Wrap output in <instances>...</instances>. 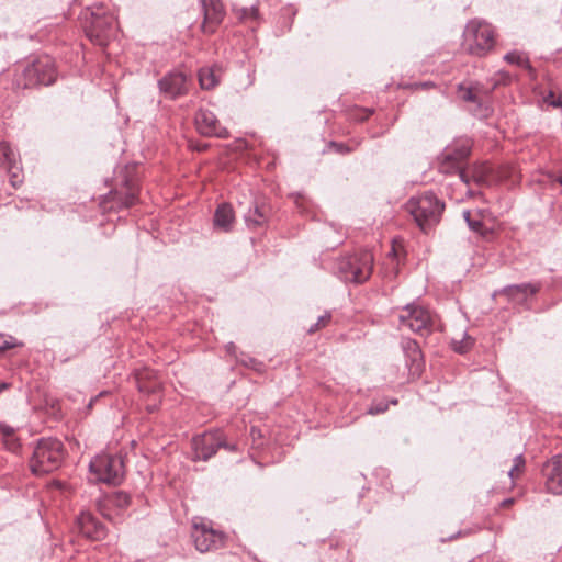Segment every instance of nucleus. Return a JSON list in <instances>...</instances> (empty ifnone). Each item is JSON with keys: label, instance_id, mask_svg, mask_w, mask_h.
<instances>
[{"label": "nucleus", "instance_id": "nucleus-1", "mask_svg": "<svg viewBox=\"0 0 562 562\" xmlns=\"http://www.w3.org/2000/svg\"><path fill=\"white\" fill-rule=\"evenodd\" d=\"M66 456L63 442L53 437L37 440L32 457L30 469L35 475H44L57 470Z\"/></svg>", "mask_w": 562, "mask_h": 562}, {"label": "nucleus", "instance_id": "nucleus-2", "mask_svg": "<svg viewBox=\"0 0 562 562\" xmlns=\"http://www.w3.org/2000/svg\"><path fill=\"white\" fill-rule=\"evenodd\" d=\"M82 25L90 41L103 46L114 32L115 16L103 4L93 5L82 13Z\"/></svg>", "mask_w": 562, "mask_h": 562}, {"label": "nucleus", "instance_id": "nucleus-3", "mask_svg": "<svg viewBox=\"0 0 562 562\" xmlns=\"http://www.w3.org/2000/svg\"><path fill=\"white\" fill-rule=\"evenodd\" d=\"M405 209L412 214L420 229L426 232L440 221L445 203L432 192H425L424 194L412 196L407 201Z\"/></svg>", "mask_w": 562, "mask_h": 562}, {"label": "nucleus", "instance_id": "nucleus-4", "mask_svg": "<svg viewBox=\"0 0 562 562\" xmlns=\"http://www.w3.org/2000/svg\"><path fill=\"white\" fill-rule=\"evenodd\" d=\"M495 45L494 27L484 20H470L463 31V48L473 56L483 57Z\"/></svg>", "mask_w": 562, "mask_h": 562}, {"label": "nucleus", "instance_id": "nucleus-5", "mask_svg": "<svg viewBox=\"0 0 562 562\" xmlns=\"http://www.w3.org/2000/svg\"><path fill=\"white\" fill-rule=\"evenodd\" d=\"M373 260V255L369 250L344 256L337 259L335 273L345 282L362 283L371 276Z\"/></svg>", "mask_w": 562, "mask_h": 562}, {"label": "nucleus", "instance_id": "nucleus-6", "mask_svg": "<svg viewBox=\"0 0 562 562\" xmlns=\"http://www.w3.org/2000/svg\"><path fill=\"white\" fill-rule=\"evenodd\" d=\"M57 71L54 59L48 56H40L29 64L22 77L18 79V86L23 88H32L36 86H49L55 82Z\"/></svg>", "mask_w": 562, "mask_h": 562}, {"label": "nucleus", "instance_id": "nucleus-7", "mask_svg": "<svg viewBox=\"0 0 562 562\" xmlns=\"http://www.w3.org/2000/svg\"><path fill=\"white\" fill-rule=\"evenodd\" d=\"M402 327H406L419 335H427L436 327V316L426 307L417 304H407L398 315Z\"/></svg>", "mask_w": 562, "mask_h": 562}, {"label": "nucleus", "instance_id": "nucleus-8", "mask_svg": "<svg viewBox=\"0 0 562 562\" xmlns=\"http://www.w3.org/2000/svg\"><path fill=\"white\" fill-rule=\"evenodd\" d=\"M89 469L95 480L109 484L120 483L124 474V463L120 456L99 454L90 461Z\"/></svg>", "mask_w": 562, "mask_h": 562}, {"label": "nucleus", "instance_id": "nucleus-9", "mask_svg": "<svg viewBox=\"0 0 562 562\" xmlns=\"http://www.w3.org/2000/svg\"><path fill=\"white\" fill-rule=\"evenodd\" d=\"M471 146L468 140H459L447 146L442 153L441 170L443 172L457 171L460 179L469 184V173L460 167L461 162L470 155Z\"/></svg>", "mask_w": 562, "mask_h": 562}, {"label": "nucleus", "instance_id": "nucleus-10", "mask_svg": "<svg viewBox=\"0 0 562 562\" xmlns=\"http://www.w3.org/2000/svg\"><path fill=\"white\" fill-rule=\"evenodd\" d=\"M222 445H225V440L220 430L204 432L194 437L192 439L193 460L207 461Z\"/></svg>", "mask_w": 562, "mask_h": 562}, {"label": "nucleus", "instance_id": "nucleus-11", "mask_svg": "<svg viewBox=\"0 0 562 562\" xmlns=\"http://www.w3.org/2000/svg\"><path fill=\"white\" fill-rule=\"evenodd\" d=\"M192 539L196 550L200 552H209L223 547L225 536L223 532L214 530L205 524H194Z\"/></svg>", "mask_w": 562, "mask_h": 562}, {"label": "nucleus", "instance_id": "nucleus-12", "mask_svg": "<svg viewBox=\"0 0 562 562\" xmlns=\"http://www.w3.org/2000/svg\"><path fill=\"white\" fill-rule=\"evenodd\" d=\"M158 88L165 98L175 100L188 93V77L181 71H170L158 80Z\"/></svg>", "mask_w": 562, "mask_h": 562}, {"label": "nucleus", "instance_id": "nucleus-13", "mask_svg": "<svg viewBox=\"0 0 562 562\" xmlns=\"http://www.w3.org/2000/svg\"><path fill=\"white\" fill-rule=\"evenodd\" d=\"M194 122L201 135L216 136L218 138H226L229 135L227 128L222 126L216 115L207 109H200L195 113Z\"/></svg>", "mask_w": 562, "mask_h": 562}, {"label": "nucleus", "instance_id": "nucleus-14", "mask_svg": "<svg viewBox=\"0 0 562 562\" xmlns=\"http://www.w3.org/2000/svg\"><path fill=\"white\" fill-rule=\"evenodd\" d=\"M200 4L203 12L201 29L203 33L212 34L224 20V4L221 0H200Z\"/></svg>", "mask_w": 562, "mask_h": 562}, {"label": "nucleus", "instance_id": "nucleus-15", "mask_svg": "<svg viewBox=\"0 0 562 562\" xmlns=\"http://www.w3.org/2000/svg\"><path fill=\"white\" fill-rule=\"evenodd\" d=\"M544 486L548 493L562 495V456H553L542 467Z\"/></svg>", "mask_w": 562, "mask_h": 562}, {"label": "nucleus", "instance_id": "nucleus-16", "mask_svg": "<svg viewBox=\"0 0 562 562\" xmlns=\"http://www.w3.org/2000/svg\"><path fill=\"white\" fill-rule=\"evenodd\" d=\"M76 525L79 532L88 539L99 541L106 536L104 525L89 512H82L77 517Z\"/></svg>", "mask_w": 562, "mask_h": 562}, {"label": "nucleus", "instance_id": "nucleus-17", "mask_svg": "<svg viewBox=\"0 0 562 562\" xmlns=\"http://www.w3.org/2000/svg\"><path fill=\"white\" fill-rule=\"evenodd\" d=\"M540 286L532 283L512 284L502 290V294L516 304H524L530 295L539 291Z\"/></svg>", "mask_w": 562, "mask_h": 562}, {"label": "nucleus", "instance_id": "nucleus-18", "mask_svg": "<svg viewBox=\"0 0 562 562\" xmlns=\"http://www.w3.org/2000/svg\"><path fill=\"white\" fill-rule=\"evenodd\" d=\"M138 391L145 394H157L161 389V380L150 369H144L136 373Z\"/></svg>", "mask_w": 562, "mask_h": 562}, {"label": "nucleus", "instance_id": "nucleus-19", "mask_svg": "<svg viewBox=\"0 0 562 562\" xmlns=\"http://www.w3.org/2000/svg\"><path fill=\"white\" fill-rule=\"evenodd\" d=\"M235 216L233 209L229 204L223 203L217 206L214 214V226L223 232H229L232 229Z\"/></svg>", "mask_w": 562, "mask_h": 562}, {"label": "nucleus", "instance_id": "nucleus-20", "mask_svg": "<svg viewBox=\"0 0 562 562\" xmlns=\"http://www.w3.org/2000/svg\"><path fill=\"white\" fill-rule=\"evenodd\" d=\"M125 192H111L112 200L120 206L130 207L137 202V188L132 181H125Z\"/></svg>", "mask_w": 562, "mask_h": 562}, {"label": "nucleus", "instance_id": "nucleus-21", "mask_svg": "<svg viewBox=\"0 0 562 562\" xmlns=\"http://www.w3.org/2000/svg\"><path fill=\"white\" fill-rule=\"evenodd\" d=\"M401 347L407 358V361L411 362V366H418L422 362L423 353L416 340L411 338H403L401 341Z\"/></svg>", "mask_w": 562, "mask_h": 562}, {"label": "nucleus", "instance_id": "nucleus-22", "mask_svg": "<svg viewBox=\"0 0 562 562\" xmlns=\"http://www.w3.org/2000/svg\"><path fill=\"white\" fill-rule=\"evenodd\" d=\"M199 82L202 89H213L220 82V69L216 67L201 68L199 71Z\"/></svg>", "mask_w": 562, "mask_h": 562}, {"label": "nucleus", "instance_id": "nucleus-23", "mask_svg": "<svg viewBox=\"0 0 562 562\" xmlns=\"http://www.w3.org/2000/svg\"><path fill=\"white\" fill-rule=\"evenodd\" d=\"M268 220L267 211L263 206L255 205L254 209H249L245 215V221L248 227L256 228L266 224Z\"/></svg>", "mask_w": 562, "mask_h": 562}, {"label": "nucleus", "instance_id": "nucleus-24", "mask_svg": "<svg viewBox=\"0 0 562 562\" xmlns=\"http://www.w3.org/2000/svg\"><path fill=\"white\" fill-rule=\"evenodd\" d=\"M450 345L453 351L463 355L472 349L474 345V339L467 333H463L461 338L453 337L451 339Z\"/></svg>", "mask_w": 562, "mask_h": 562}, {"label": "nucleus", "instance_id": "nucleus-25", "mask_svg": "<svg viewBox=\"0 0 562 562\" xmlns=\"http://www.w3.org/2000/svg\"><path fill=\"white\" fill-rule=\"evenodd\" d=\"M458 95L461 100L465 102L475 103L481 105L482 99L477 93L476 89L472 86L459 85L458 86Z\"/></svg>", "mask_w": 562, "mask_h": 562}, {"label": "nucleus", "instance_id": "nucleus-26", "mask_svg": "<svg viewBox=\"0 0 562 562\" xmlns=\"http://www.w3.org/2000/svg\"><path fill=\"white\" fill-rule=\"evenodd\" d=\"M10 176V183L12 187L18 188L23 182V170L20 166L19 157L14 159L10 165L5 167Z\"/></svg>", "mask_w": 562, "mask_h": 562}, {"label": "nucleus", "instance_id": "nucleus-27", "mask_svg": "<svg viewBox=\"0 0 562 562\" xmlns=\"http://www.w3.org/2000/svg\"><path fill=\"white\" fill-rule=\"evenodd\" d=\"M18 157L19 156L14 153L9 143H0V168H5Z\"/></svg>", "mask_w": 562, "mask_h": 562}, {"label": "nucleus", "instance_id": "nucleus-28", "mask_svg": "<svg viewBox=\"0 0 562 562\" xmlns=\"http://www.w3.org/2000/svg\"><path fill=\"white\" fill-rule=\"evenodd\" d=\"M234 12L240 21H257L259 19V11L256 5L249 8H234Z\"/></svg>", "mask_w": 562, "mask_h": 562}, {"label": "nucleus", "instance_id": "nucleus-29", "mask_svg": "<svg viewBox=\"0 0 562 562\" xmlns=\"http://www.w3.org/2000/svg\"><path fill=\"white\" fill-rule=\"evenodd\" d=\"M504 59L509 64H514L522 68H530L529 59L524 53L516 50L509 52L504 56Z\"/></svg>", "mask_w": 562, "mask_h": 562}, {"label": "nucleus", "instance_id": "nucleus-30", "mask_svg": "<svg viewBox=\"0 0 562 562\" xmlns=\"http://www.w3.org/2000/svg\"><path fill=\"white\" fill-rule=\"evenodd\" d=\"M108 502L112 506H114V507H116L119 509H124V508H126L130 505L131 497H130V495L127 493L119 491V492L113 493L109 497Z\"/></svg>", "mask_w": 562, "mask_h": 562}, {"label": "nucleus", "instance_id": "nucleus-31", "mask_svg": "<svg viewBox=\"0 0 562 562\" xmlns=\"http://www.w3.org/2000/svg\"><path fill=\"white\" fill-rule=\"evenodd\" d=\"M467 171L469 173V182L473 181L477 184H481L486 181L488 168L486 166H477Z\"/></svg>", "mask_w": 562, "mask_h": 562}, {"label": "nucleus", "instance_id": "nucleus-32", "mask_svg": "<svg viewBox=\"0 0 562 562\" xmlns=\"http://www.w3.org/2000/svg\"><path fill=\"white\" fill-rule=\"evenodd\" d=\"M390 403H391V404H393V405H395V404H397V400H392V401H390V402H385V401L373 402V403L369 406V408H368L367 413H368V414H370V415H379V414H382V413H384V412H386V411H387V408H389V404H390Z\"/></svg>", "mask_w": 562, "mask_h": 562}, {"label": "nucleus", "instance_id": "nucleus-33", "mask_svg": "<svg viewBox=\"0 0 562 562\" xmlns=\"http://www.w3.org/2000/svg\"><path fill=\"white\" fill-rule=\"evenodd\" d=\"M525 467V459L522 457V454H517L515 458H514V464L513 467L510 468V470L508 471V476L512 479V480H515L518 477L519 473L522 471Z\"/></svg>", "mask_w": 562, "mask_h": 562}, {"label": "nucleus", "instance_id": "nucleus-34", "mask_svg": "<svg viewBox=\"0 0 562 562\" xmlns=\"http://www.w3.org/2000/svg\"><path fill=\"white\" fill-rule=\"evenodd\" d=\"M331 319V314L329 312H325L324 315L319 316L317 322L313 324L308 329V334H313L317 331L319 328L326 327Z\"/></svg>", "mask_w": 562, "mask_h": 562}, {"label": "nucleus", "instance_id": "nucleus-35", "mask_svg": "<svg viewBox=\"0 0 562 562\" xmlns=\"http://www.w3.org/2000/svg\"><path fill=\"white\" fill-rule=\"evenodd\" d=\"M3 443L12 452H18L21 447L19 439L14 435L11 438H4Z\"/></svg>", "mask_w": 562, "mask_h": 562}, {"label": "nucleus", "instance_id": "nucleus-36", "mask_svg": "<svg viewBox=\"0 0 562 562\" xmlns=\"http://www.w3.org/2000/svg\"><path fill=\"white\" fill-rule=\"evenodd\" d=\"M14 346L15 342L12 337L0 334V352L13 348Z\"/></svg>", "mask_w": 562, "mask_h": 562}, {"label": "nucleus", "instance_id": "nucleus-37", "mask_svg": "<svg viewBox=\"0 0 562 562\" xmlns=\"http://www.w3.org/2000/svg\"><path fill=\"white\" fill-rule=\"evenodd\" d=\"M0 432L4 438H11L15 434V429L3 422H0Z\"/></svg>", "mask_w": 562, "mask_h": 562}, {"label": "nucleus", "instance_id": "nucleus-38", "mask_svg": "<svg viewBox=\"0 0 562 562\" xmlns=\"http://www.w3.org/2000/svg\"><path fill=\"white\" fill-rule=\"evenodd\" d=\"M469 227L470 229H472L473 232H476L481 235L484 234L483 232V224L480 220H472V221H469Z\"/></svg>", "mask_w": 562, "mask_h": 562}, {"label": "nucleus", "instance_id": "nucleus-39", "mask_svg": "<svg viewBox=\"0 0 562 562\" xmlns=\"http://www.w3.org/2000/svg\"><path fill=\"white\" fill-rule=\"evenodd\" d=\"M547 101L554 108L561 106L560 100H555L554 94L552 92L549 93Z\"/></svg>", "mask_w": 562, "mask_h": 562}, {"label": "nucleus", "instance_id": "nucleus-40", "mask_svg": "<svg viewBox=\"0 0 562 562\" xmlns=\"http://www.w3.org/2000/svg\"><path fill=\"white\" fill-rule=\"evenodd\" d=\"M330 145L333 147H335L338 153L344 154V153L349 151L348 147H346L344 144H338V143L333 142V143H330Z\"/></svg>", "mask_w": 562, "mask_h": 562}, {"label": "nucleus", "instance_id": "nucleus-41", "mask_svg": "<svg viewBox=\"0 0 562 562\" xmlns=\"http://www.w3.org/2000/svg\"><path fill=\"white\" fill-rule=\"evenodd\" d=\"M221 448H224V449H226L228 451H236L237 450V446L236 445L227 443L226 441H225V445H222Z\"/></svg>", "mask_w": 562, "mask_h": 562}, {"label": "nucleus", "instance_id": "nucleus-42", "mask_svg": "<svg viewBox=\"0 0 562 562\" xmlns=\"http://www.w3.org/2000/svg\"><path fill=\"white\" fill-rule=\"evenodd\" d=\"M463 217L467 221V223L469 224V221H472L471 211H469V210L463 211Z\"/></svg>", "mask_w": 562, "mask_h": 562}, {"label": "nucleus", "instance_id": "nucleus-43", "mask_svg": "<svg viewBox=\"0 0 562 562\" xmlns=\"http://www.w3.org/2000/svg\"><path fill=\"white\" fill-rule=\"evenodd\" d=\"M9 386H10V384H9V383H7V382H2V383H0V393H1L3 390H7Z\"/></svg>", "mask_w": 562, "mask_h": 562}, {"label": "nucleus", "instance_id": "nucleus-44", "mask_svg": "<svg viewBox=\"0 0 562 562\" xmlns=\"http://www.w3.org/2000/svg\"><path fill=\"white\" fill-rule=\"evenodd\" d=\"M234 348H235V346H234V344H233V342H229V344L227 345V351H229V352H231Z\"/></svg>", "mask_w": 562, "mask_h": 562}, {"label": "nucleus", "instance_id": "nucleus-45", "mask_svg": "<svg viewBox=\"0 0 562 562\" xmlns=\"http://www.w3.org/2000/svg\"><path fill=\"white\" fill-rule=\"evenodd\" d=\"M390 256H396V250L395 248L393 247L389 254Z\"/></svg>", "mask_w": 562, "mask_h": 562}, {"label": "nucleus", "instance_id": "nucleus-46", "mask_svg": "<svg viewBox=\"0 0 562 562\" xmlns=\"http://www.w3.org/2000/svg\"><path fill=\"white\" fill-rule=\"evenodd\" d=\"M559 182L562 184V176L559 178Z\"/></svg>", "mask_w": 562, "mask_h": 562}]
</instances>
